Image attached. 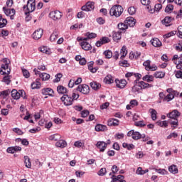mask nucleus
<instances>
[{"label": "nucleus", "instance_id": "nucleus-1", "mask_svg": "<svg viewBox=\"0 0 182 182\" xmlns=\"http://www.w3.org/2000/svg\"><path fill=\"white\" fill-rule=\"evenodd\" d=\"M36 0H28L27 5H24L23 7V11L26 12V15L33 12L36 9Z\"/></svg>", "mask_w": 182, "mask_h": 182}, {"label": "nucleus", "instance_id": "nucleus-2", "mask_svg": "<svg viewBox=\"0 0 182 182\" xmlns=\"http://www.w3.org/2000/svg\"><path fill=\"white\" fill-rule=\"evenodd\" d=\"M122 14H123V7L120 5L113 6L109 10V15L111 16H116V18H119Z\"/></svg>", "mask_w": 182, "mask_h": 182}, {"label": "nucleus", "instance_id": "nucleus-3", "mask_svg": "<svg viewBox=\"0 0 182 182\" xmlns=\"http://www.w3.org/2000/svg\"><path fill=\"white\" fill-rule=\"evenodd\" d=\"M128 137H132L134 140H140L141 138L145 137L144 134H140L139 132H134V130H131L127 133Z\"/></svg>", "mask_w": 182, "mask_h": 182}, {"label": "nucleus", "instance_id": "nucleus-4", "mask_svg": "<svg viewBox=\"0 0 182 182\" xmlns=\"http://www.w3.org/2000/svg\"><path fill=\"white\" fill-rule=\"evenodd\" d=\"M60 100L65 106H72L73 105V99L68 95H63Z\"/></svg>", "mask_w": 182, "mask_h": 182}, {"label": "nucleus", "instance_id": "nucleus-5", "mask_svg": "<svg viewBox=\"0 0 182 182\" xmlns=\"http://www.w3.org/2000/svg\"><path fill=\"white\" fill-rule=\"evenodd\" d=\"M76 90L82 93V95H88L89 92H90V88L89 87V85L82 84L78 85Z\"/></svg>", "mask_w": 182, "mask_h": 182}, {"label": "nucleus", "instance_id": "nucleus-6", "mask_svg": "<svg viewBox=\"0 0 182 182\" xmlns=\"http://www.w3.org/2000/svg\"><path fill=\"white\" fill-rule=\"evenodd\" d=\"M49 16L53 21H58L62 18V13L59 11H51L49 14Z\"/></svg>", "mask_w": 182, "mask_h": 182}, {"label": "nucleus", "instance_id": "nucleus-7", "mask_svg": "<svg viewBox=\"0 0 182 182\" xmlns=\"http://www.w3.org/2000/svg\"><path fill=\"white\" fill-rule=\"evenodd\" d=\"M81 9L85 12H90V11H93V9H95V3L88 1L85 5L82 6Z\"/></svg>", "mask_w": 182, "mask_h": 182}, {"label": "nucleus", "instance_id": "nucleus-8", "mask_svg": "<svg viewBox=\"0 0 182 182\" xmlns=\"http://www.w3.org/2000/svg\"><path fill=\"white\" fill-rule=\"evenodd\" d=\"M96 147L100 149L101 153H103V151H105V150H106L107 148V144L103 141H99L96 144Z\"/></svg>", "mask_w": 182, "mask_h": 182}, {"label": "nucleus", "instance_id": "nucleus-9", "mask_svg": "<svg viewBox=\"0 0 182 182\" xmlns=\"http://www.w3.org/2000/svg\"><path fill=\"white\" fill-rule=\"evenodd\" d=\"M3 11L6 15V16H10L11 19H14V15H15V9H7L6 7H3Z\"/></svg>", "mask_w": 182, "mask_h": 182}, {"label": "nucleus", "instance_id": "nucleus-10", "mask_svg": "<svg viewBox=\"0 0 182 182\" xmlns=\"http://www.w3.org/2000/svg\"><path fill=\"white\" fill-rule=\"evenodd\" d=\"M42 35H43V29L38 28L33 33V38L36 41H38V39H41L42 38Z\"/></svg>", "mask_w": 182, "mask_h": 182}, {"label": "nucleus", "instance_id": "nucleus-11", "mask_svg": "<svg viewBox=\"0 0 182 182\" xmlns=\"http://www.w3.org/2000/svg\"><path fill=\"white\" fill-rule=\"evenodd\" d=\"M127 26L130 28H133L136 25V19L133 17H127L124 21Z\"/></svg>", "mask_w": 182, "mask_h": 182}, {"label": "nucleus", "instance_id": "nucleus-12", "mask_svg": "<svg viewBox=\"0 0 182 182\" xmlns=\"http://www.w3.org/2000/svg\"><path fill=\"white\" fill-rule=\"evenodd\" d=\"M115 83L117 87L119 89H124L126 87V85H127V81L126 80H115Z\"/></svg>", "mask_w": 182, "mask_h": 182}, {"label": "nucleus", "instance_id": "nucleus-13", "mask_svg": "<svg viewBox=\"0 0 182 182\" xmlns=\"http://www.w3.org/2000/svg\"><path fill=\"white\" fill-rule=\"evenodd\" d=\"M180 112L177 109L173 110L171 112L167 114V117L170 119H177V117H180Z\"/></svg>", "mask_w": 182, "mask_h": 182}, {"label": "nucleus", "instance_id": "nucleus-14", "mask_svg": "<svg viewBox=\"0 0 182 182\" xmlns=\"http://www.w3.org/2000/svg\"><path fill=\"white\" fill-rule=\"evenodd\" d=\"M42 95H44L45 96H50L51 97H53V90L52 88H43L41 90Z\"/></svg>", "mask_w": 182, "mask_h": 182}, {"label": "nucleus", "instance_id": "nucleus-15", "mask_svg": "<svg viewBox=\"0 0 182 182\" xmlns=\"http://www.w3.org/2000/svg\"><path fill=\"white\" fill-rule=\"evenodd\" d=\"M80 45L83 50H90L92 49V46L87 41H82Z\"/></svg>", "mask_w": 182, "mask_h": 182}, {"label": "nucleus", "instance_id": "nucleus-16", "mask_svg": "<svg viewBox=\"0 0 182 182\" xmlns=\"http://www.w3.org/2000/svg\"><path fill=\"white\" fill-rule=\"evenodd\" d=\"M138 84L139 87L141 88V90H142V89H149L150 87H153V85L145 82L144 81L139 82Z\"/></svg>", "mask_w": 182, "mask_h": 182}, {"label": "nucleus", "instance_id": "nucleus-17", "mask_svg": "<svg viewBox=\"0 0 182 182\" xmlns=\"http://www.w3.org/2000/svg\"><path fill=\"white\" fill-rule=\"evenodd\" d=\"M168 171L172 174H178V168L177 166L173 164L168 167Z\"/></svg>", "mask_w": 182, "mask_h": 182}, {"label": "nucleus", "instance_id": "nucleus-18", "mask_svg": "<svg viewBox=\"0 0 182 182\" xmlns=\"http://www.w3.org/2000/svg\"><path fill=\"white\" fill-rule=\"evenodd\" d=\"M151 43L155 48H160L161 46V41L159 38H154L151 40Z\"/></svg>", "mask_w": 182, "mask_h": 182}, {"label": "nucleus", "instance_id": "nucleus-19", "mask_svg": "<svg viewBox=\"0 0 182 182\" xmlns=\"http://www.w3.org/2000/svg\"><path fill=\"white\" fill-rule=\"evenodd\" d=\"M57 91L60 95H66L68 93V89L63 87V85H59L57 87Z\"/></svg>", "mask_w": 182, "mask_h": 182}, {"label": "nucleus", "instance_id": "nucleus-20", "mask_svg": "<svg viewBox=\"0 0 182 182\" xmlns=\"http://www.w3.org/2000/svg\"><path fill=\"white\" fill-rule=\"evenodd\" d=\"M95 131L96 132H105L106 130H107V127H106L105 125L101 124H97L95 126Z\"/></svg>", "mask_w": 182, "mask_h": 182}, {"label": "nucleus", "instance_id": "nucleus-21", "mask_svg": "<svg viewBox=\"0 0 182 182\" xmlns=\"http://www.w3.org/2000/svg\"><path fill=\"white\" fill-rule=\"evenodd\" d=\"M117 28L118 29H119V31H122V32H126V30L129 28V27L127 26V24H126L125 21H124V23H119L117 25Z\"/></svg>", "mask_w": 182, "mask_h": 182}, {"label": "nucleus", "instance_id": "nucleus-22", "mask_svg": "<svg viewBox=\"0 0 182 182\" xmlns=\"http://www.w3.org/2000/svg\"><path fill=\"white\" fill-rule=\"evenodd\" d=\"M113 40L114 42H117V41H120L122 39V32L120 31H114L112 35Z\"/></svg>", "mask_w": 182, "mask_h": 182}, {"label": "nucleus", "instance_id": "nucleus-23", "mask_svg": "<svg viewBox=\"0 0 182 182\" xmlns=\"http://www.w3.org/2000/svg\"><path fill=\"white\" fill-rule=\"evenodd\" d=\"M142 80H144V82H147L148 83H150L154 80V76L146 75L142 77Z\"/></svg>", "mask_w": 182, "mask_h": 182}, {"label": "nucleus", "instance_id": "nucleus-24", "mask_svg": "<svg viewBox=\"0 0 182 182\" xmlns=\"http://www.w3.org/2000/svg\"><path fill=\"white\" fill-rule=\"evenodd\" d=\"M10 93H11V97L13 99H15L16 100H18L21 97V94H19V92L16 90H13L12 91H10Z\"/></svg>", "mask_w": 182, "mask_h": 182}, {"label": "nucleus", "instance_id": "nucleus-25", "mask_svg": "<svg viewBox=\"0 0 182 182\" xmlns=\"http://www.w3.org/2000/svg\"><path fill=\"white\" fill-rule=\"evenodd\" d=\"M108 126H119V120L114 118H111L107 122Z\"/></svg>", "mask_w": 182, "mask_h": 182}, {"label": "nucleus", "instance_id": "nucleus-26", "mask_svg": "<svg viewBox=\"0 0 182 182\" xmlns=\"http://www.w3.org/2000/svg\"><path fill=\"white\" fill-rule=\"evenodd\" d=\"M67 144L65 140H59L55 143L56 147H60V149L66 147Z\"/></svg>", "mask_w": 182, "mask_h": 182}, {"label": "nucleus", "instance_id": "nucleus-27", "mask_svg": "<svg viewBox=\"0 0 182 182\" xmlns=\"http://www.w3.org/2000/svg\"><path fill=\"white\" fill-rule=\"evenodd\" d=\"M24 164L26 165V167H27V168H31V167H32V164L31 163V159H29V156H24Z\"/></svg>", "mask_w": 182, "mask_h": 182}, {"label": "nucleus", "instance_id": "nucleus-28", "mask_svg": "<svg viewBox=\"0 0 182 182\" xmlns=\"http://www.w3.org/2000/svg\"><path fill=\"white\" fill-rule=\"evenodd\" d=\"M90 86L94 90H99L102 85L97 82H90Z\"/></svg>", "mask_w": 182, "mask_h": 182}, {"label": "nucleus", "instance_id": "nucleus-29", "mask_svg": "<svg viewBox=\"0 0 182 182\" xmlns=\"http://www.w3.org/2000/svg\"><path fill=\"white\" fill-rule=\"evenodd\" d=\"M40 52H42L43 53H46V55H50L52 52L50 51V49L46 46H43L40 48Z\"/></svg>", "mask_w": 182, "mask_h": 182}, {"label": "nucleus", "instance_id": "nucleus-30", "mask_svg": "<svg viewBox=\"0 0 182 182\" xmlns=\"http://www.w3.org/2000/svg\"><path fill=\"white\" fill-rule=\"evenodd\" d=\"M85 41H89V39H95L97 35L95 33H85Z\"/></svg>", "mask_w": 182, "mask_h": 182}, {"label": "nucleus", "instance_id": "nucleus-31", "mask_svg": "<svg viewBox=\"0 0 182 182\" xmlns=\"http://www.w3.org/2000/svg\"><path fill=\"white\" fill-rule=\"evenodd\" d=\"M146 173H149V169L143 170L141 167H139L136 171V174H138L139 176H143L146 174Z\"/></svg>", "mask_w": 182, "mask_h": 182}, {"label": "nucleus", "instance_id": "nucleus-32", "mask_svg": "<svg viewBox=\"0 0 182 182\" xmlns=\"http://www.w3.org/2000/svg\"><path fill=\"white\" fill-rule=\"evenodd\" d=\"M149 113H151L152 120H156L157 119V111H156V109L153 108L149 109Z\"/></svg>", "mask_w": 182, "mask_h": 182}, {"label": "nucleus", "instance_id": "nucleus-33", "mask_svg": "<svg viewBox=\"0 0 182 182\" xmlns=\"http://www.w3.org/2000/svg\"><path fill=\"white\" fill-rule=\"evenodd\" d=\"M6 23H8L6 18H3L2 15L0 14V28H5Z\"/></svg>", "mask_w": 182, "mask_h": 182}, {"label": "nucleus", "instance_id": "nucleus-34", "mask_svg": "<svg viewBox=\"0 0 182 182\" xmlns=\"http://www.w3.org/2000/svg\"><path fill=\"white\" fill-rule=\"evenodd\" d=\"M165 73L163 72L157 71L154 73V76L156 79H163V77L165 76Z\"/></svg>", "mask_w": 182, "mask_h": 182}, {"label": "nucleus", "instance_id": "nucleus-35", "mask_svg": "<svg viewBox=\"0 0 182 182\" xmlns=\"http://www.w3.org/2000/svg\"><path fill=\"white\" fill-rule=\"evenodd\" d=\"M39 76L42 80H49L50 79V75L46 73H43Z\"/></svg>", "mask_w": 182, "mask_h": 182}, {"label": "nucleus", "instance_id": "nucleus-36", "mask_svg": "<svg viewBox=\"0 0 182 182\" xmlns=\"http://www.w3.org/2000/svg\"><path fill=\"white\" fill-rule=\"evenodd\" d=\"M124 149H127V150H133L134 149V145L133 144H127L126 142L122 144Z\"/></svg>", "mask_w": 182, "mask_h": 182}, {"label": "nucleus", "instance_id": "nucleus-37", "mask_svg": "<svg viewBox=\"0 0 182 182\" xmlns=\"http://www.w3.org/2000/svg\"><path fill=\"white\" fill-rule=\"evenodd\" d=\"M41 82L38 80L31 84V89H41Z\"/></svg>", "mask_w": 182, "mask_h": 182}, {"label": "nucleus", "instance_id": "nucleus-38", "mask_svg": "<svg viewBox=\"0 0 182 182\" xmlns=\"http://www.w3.org/2000/svg\"><path fill=\"white\" fill-rule=\"evenodd\" d=\"M141 90V89L140 88V87L139 86V83L138 85H134L132 88V93H140V91Z\"/></svg>", "mask_w": 182, "mask_h": 182}, {"label": "nucleus", "instance_id": "nucleus-39", "mask_svg": "<svg viewBox=\"0 0 182 182\" xmlns=\"http://www.w3.org/2000/svg\"><path fill=\"white\" fill-rule=\"evenodd\" d=\"M10 93H11L10 90H6L4 91L0 92V97H3V99H5V97L9 96Z\"/></svg>", "mask_w": 182, "mask_h": 182}, {"label": "nucleus", "instance_id": "nucleus-40", "mask_svg": "<svg viewBox=\"0 0 182 182\" xmlns=\"http://www.w3.org/2000/svg\"><path fill=\"white\" fill-rule=\"evenodd\" d=\"M127 55V50L126 49L125 46H123L121 49V57L120 59H124V58H126V55Z\"/></svg>", "mask_w": 182, "mask_h": 182}, {"label": "nucleus", "instance_id": "nucleus-41", "mask_svg": "<svg viewBox=\"0 0 182 182\" xmlns=\"http://www.w3.org/2000/svg\"><path fill=\"white\" fill-rule=\"evenodd\" d=\"M2 82L6 85H9L11 83V75H5L3 77Z\"/></svg>", "mask_w": 182, "mask_h": 182}, {"label": "nucleus", "instance_id": "nucleus-42", "mask_svg": "<svg viewBox=\"0 0 182 182\" xmlns=\"http://www.w3.org/2000/svg\"><path fill=\"white\" fill-rule=\"evenodd\" d=\"M171 22V17L166 16L164 20H162L163 25H166V26H168V23Z\"/></svg>", "mask_w": 182, "mask_h": 182}, {"label": "nucleus", "instance_id": "nucleus-43", "mask_svg": "<svg viewBox=\"0 0 182 182\" xmlns=\"http://www.w3.org/2000/svg\"><path fill=\"white\" fill-rule=\"evenodd\" d=\"M176 33H177V31H172L166 34H165L164 36V38L165 39H168V38H171V36H174V35H176Z\"/></svg>", "mask_w": 182, "mask_h": 182}, {"label": "nucleus", "instance_id": "nucleus-44", "mask_svg": "<svg viewBox=\"0 0 182 182\" xmlns=\"http://www.w3.org/2000/svg\"><path fill=\"white\" fill-rule=\"evenodd\" d=\"M104 82H105L108 85L113 83V79H112V75H107L104 79Z\"/></svg>", "mask_w": 182, "mask_h": 182}, {"label": "nucleus", "instance_id": "nucleus-45", "mask_svg": "<svg viewBox=\"0 0 182 182\" xmlns=\"http://www.w3.org/2000/svg\"><path fill=\"white\" fill-rule=\"evenodd\" d=\"M174 98L173 94H168L164 98V102H171Z\"/></svg>", "mask_w": 182, "mask_h": 182}, {"label": "nucleus", "instance_id": "nucleus-46", "mask_svg": "<svg viewBox=\"0 0 182 182\" xmlns=\"http://www.w3.org/2000/svg\"><path fill=\"white\" fill-rule=\"evenodd\" d=\"M49 140L58 141L60 139V135L59 134H53L49 136Z\"/></svg>", "mask_w": 182, "mask_h": 182}, {"label": "nucleus", "instance_id": "nucleus-47", "mask_svg": "<svg viewBox=\"0 0 182 182\" xmlns=\"http://www.w3.org/2000/svg\"><path fill=\"white\" fill-rule=\"evenodd\" d=\"M104 55L107 59H110L113 56V53L110 50H107L104 52Z\"/></svg>", "mask_w": 182, "mask_h": 182}, {"label": "nucleus", "instance_id": "nucleus-48", "mask_svg": "<svg viewBox=\"0 0 182 182\" xmlns=\"http://www.w3.org/2000/svg\"><path fill=\"white\" fill-rule=\"evenodd\" d=\"M155 171H156V173H159V174H161V176H165L168 174V171H167L166 169H155Z\"/></svg>", "mask_w": 182, "mask_h": 182}, {"label": "nucleus", "instance_id": "nucleus-49", "mask_svg": "<svg viewBox=\"0 0 182 182\" xmlns=\"http://www.w3.org/2000/svg\"><path fill=\"white\" fill-rule=\"evenodd\" d=\"M151 61L150 60H146L144 63V66L145 67L146 70H150V64Z\"/></svg>", "mask_w": 182, "mask_h": 182}, {"label": "nucleus", "instance_id": "nucleus-50", "mask_svg": "<svg viewBox=\"0 0 182 182\" xmlns=\"http://www.w3.org/2000/svg\"><path fill=\"white\" fill-rule=\"evenodd\" d=\"M56 39H58V32L55 31L50 36V41L51 42H55Z\"/></svg>", "mask_w": 182, "mask_h": 182}, {"label": "nucleus", "instance_id": "nucleus-51", "mask_svg": "<svg viewBox=\"0 0 182 182\" xmlns=\"http://www.w3.org/2000/svg\"><path fill=\"white\" fill-rule=\"evenodd\" d=\"M156 124H158V126H160L161 127H167L168 126L167 121H158L156 122Z\"/></svg>", "mask_w": 182, "mask_h": 182}, {"label": "nucleus", "instance_id": "nucleus-52", "mask_svg": "<svg viewBox=\"0 0 182 182\" xmlns=\"http://www.w3.org/2000/svg\"><path fill=\"white\" fill-rule=\"evenodd\" d=\"M170 124H171L172 126H178V119H170L168 120Z\"/></svg>", "mask_w": 182, "mask_h": 182}, {"label": "nucleus", "instance_id": "nucleus-53", "mask_svg": "<svg viewBox=\"0 0 182 182\" xmlns=\"http://www.w3.org/2000/svg\"><path fill=\"white\" fill-rule=\"evenodd\" d=\"M106 173H107V171H106V168H102L97 173L98 176H100L101 177H103V176L106 175Z\"/></svg>", "mask_w": 182, "mask_h": 182}, {"label": "nucleus", "instance_id": "nucleus-54", "mask_svg": "<svg viewBox=\"0 0 182 182\" xmlns=\"http://www.w3.org/2000/svg\"><path fill=\"white\" fill-rule=\"evenodd\" d=\"M174 9V6L172 4H168L165 8V12L167 14L170 13L171 11Z\"/></svg>", "mask_w": 182, "mask_h": 182}, {"label": "nucleus", "instance_id": "nucleus-55", "mask_svg": "<svg viewBox=\"0 0 182 182\" xmlns=\"http://www.w3.org/2000/svg\"><path fill=\"white\" fill-rule=\"evenodd\" d=\"M63 75L61 73H58L55 75V79L53 80L54 83H58V82H60V79H62Z\"/></svg>", "mask_w": 182, "mask_h": 182}, {"label": "nucleus", "instance_id": "nucleus-56", "mask_svg": "<svg viewBox=\"0 0 182 182\" xmlns=\"http://www.w3.org/2000/svg\"><path fill=\"white\" fill-rule=\"evenodd\" d=\"M22 72H23V75L24 77H26V79L30 77L31 74L29 73V71H28V70L22 69Z\"/></svg>", "mask_w": 182, "mask_h": 182}, {"label": "nucleus", "instance_id": "nucleus-57", "mask_svg": "<svg viewBox=\"0 0 182 182\" xmlns=\"http://www.w3.org/2000/svg\"><path fill=\"white\" fill-rule=\"evenodd\" d=\"M135 126H136L137 127H144V126H146V124H144V121H139V122H136L134 123Z\"/></svg>", "mask_w": 182, "mask_h": 182}, {"label": "nucleus", "instance_id": "nucleus-58", "mask_svg": "<svg viewBox=\"0 0 182 182\" xmlns=\"http://www.w3.org/2000/svg\"><path fill=\"white\" fill-rule=\"evenodd\" d=\"M128 13L129 15H134L136 14V8L132 6L128 9Z\"/></svg>", "mask_w": 182, "mask_h": 182}, {"label": "nucleus", "instance_id": "nucleus-59", "mask_svg": "<svg viewBox=\"0 0 182 182\" xmlns=\"http://www.w3.org/2000/svg\"><path fill=\"white\" fill-rule=\"evenodd\" d=\"M1 75H9V73H11V68H8L6 71H4L3 70H0Z\"/></svg>", "mask_w": 182, "mask_h": 182}, {"label": "nucleus", "instance_id": "nucleus-60", "mask_svg": "<svg viewBox=\"0 0 182 182\" xmlns=\"http://www.w3.org/2000/svg\"><path fill=\"white\" fill-rule=\"evenodd\" d=\"M87 116H89V110L85 109L81 112L82 117H87Z\"/></svg>", "mask_w": 182, "mask_h": 182}, {"label": "nucleus", "instance_id": "nucleus-61", "mask_svg": "<svg viewBox=\"0 0 182 182\" xmlns=\"http://www.w3.org/2000/svg\"><path fill=\"white\" fill-rule=\"evenodd\" d=\"M97 23H99V25H103L106 22V21L103 19V18L100 17L97 18Z\"/></svg>", "mask_w": 182, "mask_h": 182}, {"label": "nucleus", "instance_id": "nucleus-62", "mask_svg": "<svg viewBox=\"0 0 182 182\" xmlns=\"http://www.w3.org/2000/svg\"><path fill=\"white\" fill-rule=\"evenodd\" d=\"M178 36L182 39V26L178 27Z\"/></svg>", "mask_w": 182, "mask_h": 182}, {"label": "nucleus", "instance_id": "nucleus-63", "mask_svg": "<svg viewBox=\"0 0 182 182\" xmlns=\"http://www.w3.org/2000/svg\"><path fill=\"white\" fill-rule=\"evenodd\" d=\"M161 8H163V6L161 5V3L156 4L154 6L156 12H159V11H160V9H161Z\"/></svg>", "mask_w": 182, "mask_h": 182}, {"label": "nucleus", "instance_id": "nucleus-64", "mask_svg": "<svg viewBox=\"0 0 182 182\" xmlns=\"http://www.w3.org/2000/svg\"><path fill=\"white\" fill-rule=\"evenodd\" d=\"M176 77L177 79H182V71L181 70H178L176 72Z\"/></svg>", "mask_w": 182, "mask_h": 182}]
</instances>
